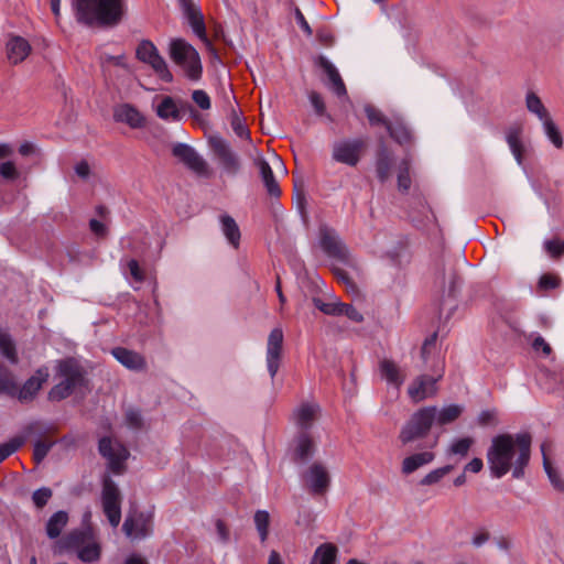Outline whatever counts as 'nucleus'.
I'll return each instance as SVG.
<instances>
[{
    "label": "nucleus",
    "mask_w": 564,
    "mask_h": 564,
    "mask_svg": "<svg viewBox=\"0 0 564 564\" xmlns=\"http://www.w3.org/2000/svg\"><path fill=\"white\" fill-rule=\"evenodd\" d=\"M75 173L82 180H87L90 176V166L86 161H80L75 165Z\"/></svg>",
    "instance_id": "62"
},
{
    "label": "nucleus",
    "mask_w": 564,
    "mask_h": 564,
    "mask_svg": "<svg viewBox=\"0 0 564 564\" xmlns=\"http://www.w3.org/2000/svg\"><path fill=\"white\" fill-rule=\"evenodd\" d=\"M19 447V443L11 442L0 445V463L13 454Z\"/></svg>",
    "instance_id": "61"
},
{
    "label": "nucleus",
    "mask_w": 564,
    "mask_h": 564,
    "mask_svg": "<svg viewBox=\"0 0 564 564\" xmlns=\"http://www.w3.org/2000/svg\"><path fill=\"white\" fill-rule=\"evenodd\" d=\"M437 338V333H433L430 337H427L421 348V357L424 362L427 361L431 349L435 347Z\"/></svg>",
    "instance_id": "58"
},
{
    "label": "nucleus",
    "mask_w": 564,
    "mask_h": 564,
    "mask_svg": "<svg viewBox=\"0 0 564 564\" xmlns=\"http://www.w3.org/2000/svg\"><path fill=\"white\" fill-rule=\"evenodd\" d=\"M473 443L474 441L471 437L459 438L451 445L449 453L465 457L468 454V451Z\"/></svg>",
    "instance_id": "47"
},
{
    "label": "nucleus",
    "mask_w": 564,
    "mask_h": 564,
    "mask_svg": "<svg viewBox=\"0 0 564 564\" xmlns=\"http://www.w3.org/2000/svg\"><path fill=\"white\" fill-rule=\"evenodd\" d=\"M126 267L134 282H137V283L143 282L144 274H143V271L141 270L137 260H134V259L127 260Z\"/></svg>",
    "instance_id": "54"
},
{
    "label": "nucleus",
    "mask_w": 564,
    "mask_h": 564,
    "mask_svg": "<svg viewBox=\"0 0 564 564\" xmlns=\"http://www.w3.org/2000/svg\"><path fill=\"white\" fill-rule=\"evenodd\" d=\"M254 524L261 542H264L269 535L270 516L264 510H258L254 513Z\"/></svg>",
    "instance_id": "40"
},
{
    "label": "nucleus",
    "mask_w": 564,
    "mask_h": 564,
    "mask_svg": "<svg viewBox=\"0 0 564 564\" xmlns=\"http://www.w3.org/2000/svg\"><path fill=\"white\" fill-rule=\"evenodd\" d=\"M111 355L128 370L143 371L147 369V361L144 357L134 350H130L124 347H116L111 350Z\"/></svg>",
    "instance_id": "21"
},
{
    "label": "nucleus",
    "mask_w": 564,
    "mask_h": 564,
    "mask_svg": "<svg viewBox=\"0 0 564 564\" xmlns=\"http://www.w3.org/2000/svg\"><path fill=\"white\" fill-rule=\"evenodd\" d=\"M53 443L47 441H37L34 445V459L40 463L42 462L45 456L47 455L48 451L51 449Z\"/></svg>",
    "instance_id": "55"
},
{
    "label": "nucleus",
    "mask_w": 564,
    "mask_h": 564,
    "mask_svg": "<svg viewBox=\"0 0 564 564\" xmlns=\"http://www.w3.org/2000/svg\"><path fill=\"white\" fill-rule=\"evenodd\" d=\"M525 107L529 112L535 115L540 121L547 119L550 116V112L543 105L541 98L533 91H529L525 96Z\"/></svg>",
    "instance_id": "37"
},
{
    "label": "nucleus",
    "mask_w": 564,
    "mask_h": 564,
    "mask_svg": "<svg viewBox=\"0 0 564 564\" xmlns=\"http://www.w3.org/2000/svg\"><path fill=\"white\" fill-rule=\"evenodd\" d=\"M338 556V547L333 543L319 544V564H335Z\"/></svg>",
    "instance_id": "42"
},
{
    "label": "nucleus",
    "mask_w": 564,
    "mask_h": 564,
    "mask_svg": "<svg viewBox=\"0 0 564 564\" xmlns=\"http://www.w3.org/2000/svg\"><path fill=\"white\" fill-rule=\"evenodd\" d=\"M295 20H296V23L300 25V28L307 35H312V29H311L310 24L307 23V21L305 20L303 13L299 9L295 10Z\"/></svg>",
    "instance_id": "64"
},
{
    "label": "nucleus",
    "mask_w": 564,
    "mask_h": 564,
    "mask_svg": "<svg viewBox=\"0 0 564 564\" xmlns=\"http://www.w3.org/2000/svg\"><path fill=\"white\" fill-rule=\"evenodd\" d=\"M113 118L118 122H123L132 129L142 128L145 123L144 116L133 106L122 104L115 108Z\"/></svg>",
    "instance_id": "22"
},
{
    "label": "nucleus",
    "mask_w": 564,
    "mask_h": 564,
    "mask_svg": "<svg viewBox=\"0 0 564 564\" xmlns=\"http://www.w3.org/2000/svg\"><path fill=\"white\" fill-rule=\"evenodd\" d=\"M99 453L107 460L108 469L111 473L120 475L126 470L129 452L119 441L102 437L99 441Z\"/></svg>",
    "instance_id": "8"
},
{
    "label": "nucleus",
    "mask_w": 564,
    "mask_h": 564,
    "mask_svg": "<svg viewBox=\"0 0 564 564\" xmlns=\"http://www.w3.org/2000/svg\"><path fill=\"white\" fill-rule=\"evenodd\" d=\"M319 69L323 70L325 78L324 85L339 99L347 98L346 85L336 68L327 58L319 55Z\"/></svg>",
    "instance_id": "15"
},
{
    "label": "nucleus",
    "mask_w": 564,
    "mask_h": 564,
    "mask_svg": "<svg viewBox=\"0 0 564 564\" xmlns=\"http://www.w3.org/2000/svg\"><path fill=\"white\" fill-rule=\"evenodd\" d=\"M254 165L257 166L263 185L270 196L278 197L281 193L280 186L273 175L272 166L261 155H257L254 159Z\"/></svg>",
    "instance_id": "23"
},
{
    "label": "nucleus",
    "mask_w": 564,
    "mask_h": 564,
    "mask_svg": "<svg viewBox=\"0 0 564 564\" xmlns=\"http://www.w3.org/2000/svg\"><path fill=\"white\" fill-rule=\"evenodd\" d=\"M546 446H547V443H542L541 445V452H542V455H543V467H544V470L552 484V486L561 491V492H564V480L562 479V477L560 476V474L557 473V470L555 468H553L550 459L547 458L546 456Z\"/></svg>",
    "instance_id": "36"
},
{
    "label": "nucleus",
    "mask_w": 564,
    "mask_h": 564,
    "mask_svg": "<svg viewBox=\"0 0 564 564\" xmlns=\"http://www.w3.org/2000/svg\"><path fill=\"white\" fill-rule=\"evenodd\" d=\"M76 18L85 24L115 25L126 14V0H73Z\"/></svg>",
    "instance_id": "3"
},
{
    "label": "nucleus",
    "mask_w": 564,
    "mask_h": 564,
    "mask_svg": "<svg viewBox=\"0 0 564 564\" xmlns=\"http://www.w3.org/2000/svg\"><path fill=\"white\" fill-rule=\"evenodd\" d=\"M330 485L328 471L319 465V497L323 496Z\"/></svg>",
    "instance_id": "60"
},
{
    "label": "nucleus",
    "mask_w": 564,
    "mask_h": 564,
    "mask_svg": "<svg viewBox=\"0 0 564 564\" xmlns=\"http://www.w3.org/2000/svg\"><path fill=\"white\" fill-rule=\"evenodd\" d=\"M365 113L371 126L382 124L387 128V126L391 122L379 109L371 105L365 106Z\"/></svg>",
    "instance_id": "46"
},
{
    "label": "nucleus",
    "mask_w": 564,
    "mask_h": 564,
    "mask_svg": "<svg viewBox=\"0 0 564 564\" xmlns=\"http://www.w3.org/2000/svg\"><path fill=\"white\" fill-rule=\"evenodd\" d=\"M561 279L555 274L545 273L539 279L538 286L540 290H553L558 288Z\"/></svg>",
    "instance_id": "49"
},
{
    "label": "nucleus",
    "mask_w": 564,
    "mask_h": 564,
    "mask_svg": "<svg viewBox=\"0 0 564 564\" xmlns=\"http://www.w3.org/2000/svg\"><path fill=\"white\" fill-rule=\"evenodd\" d=\"M169 51L172 61L182 67L188 78L197 80L200 77V59L191 44L184 40L175 39L170 42Z\"/></svg>",
    "instance_id": "7"
},
{
    "label": "nucleus",
    "mask_w": 564,
    "mask_h": 564,
    "mask_svg": "<svg viewBox=\"0 0 564 564\" xmlns=\"http://www.w3.org/2000/svg\"><path fill=\"white\" fill-rule=\"evenodd\" d=\"M153 514L150 511H132L122 525L126 535L132 540H140L152 532Z\"/></svg>",
    "instance_id": "12"
},
{
    "label": "nucleus",
    "mask_w": 564,
    "mask_h": 564,
    "mask_svg": "<svg viewBox=\"0 0 564 564\" xmlns=\"http://www.w3.org/2000/svg\"><path fill=\"white\" fill-rule=\"evenodd\" d=\"M0 176L6 180H17L19 171L12 161H7L0 164Z\"/></svg>",
    "instance_id": "53"
},
{
    "label": "nucleus",
    "mask_w": 564,
    "mask_h": 564,
    "mask_svg": "<svg viewBox=\"0 0 564 564\" xmlns=\"http://www.w3.org/2000/svg\"><path fill=\"white\" fill-rule=\"evenodd\" d=\"M393 163V154L384 144H381L377 151L376 156V174L381 183H384L387 180H389Z\"/></svg>",
    "instance_id": "25"
},
{
    "label": "nucleus",
    "mask_w": 564,
    "mask_h": 564,
    "mask_svg": "<svg viewBox=\"0 0 564 564\" xmlns=\"http://www.w3.org/2000/svg\"><path fill=\"white\" fill-rule=\"evenodd\" d=\"M544 132L553 145L557 149L563 147V138L560 129L551 117L542 121Z\"/></svg>",
    "instance_id": "39"
},
{
    "label": "nucleus",
    "mask_w": 564,
    "mask_h": 564,
    "mask_svg": "<svg viewBox=\"0 0 564 564\" xmlns=\"http://www.w3.org/2000/svg\"><path fill=\"white\" fill-rule=\"evenodd\" d=\"M390 137L400 145H410L413 142V134L410 128L401 120L395 119L387 126Z\"/></svg>",
    "instance_id": "28"
},
{
    "label": "nucleus",
    "mask_w": 564,
    "mask_h": 564,
    "mask_svg": "<svg viewBox=\"0 0 564 564\" xmlns=\"http://www.w3.org/2000/svg\"><path fill=\"white\" fill-rule=\"evenodd\" d=\"M156 115L163 120L178 121L181 112L172 97H164L156 107Z\"/></svg>",
    "instance_id": "34"
},
{
    "label": "nucleus",
    "mask_w": 564,
    "mask_h": 564,
    "mask_svg": "<svg viewBox=\"0 0 564 564\" xmlns=\"http://www.w3.org/2000/svg\"><path fill=\"white\" fill-rule=\"evenodd\" d=\"M435 455L432 452L415 453L405 457L402 462L401 470L404 475H410L434 460Z\"/></svg>",
    "instance_id": "30"
},
{
    "label": "nucleus",
    "mask_w": 564,
    "mask_h": 564,
    "mask_svg": "<svg viewBox=\"0 0 564 564\" xmlns=\"http://www.w3.org/2000/svg\"><path fill=\"white\" fill-rule=\"evenodd\" d=\"M531 444L532 436L528 432L502 433L492 437L487 449V464L491 476L501 478L511 471L513 478H522L530 462Z\"/></svg>",
    "instance_id": "1"
},
{
    "label": "nucleus",
    "mask_w": 564,
    "mask_h": 564,
    "mask_svg": "<svg viewBox=\"0 0 564 564\" xmlns=\"http://www.w3.org/2000/svg\"><path fill=\"white\" fill-rule=\"evenodd\" d=\"M344 303L334 302V303H321L319 302V312H323L327 315H341Z\"/></svg>",
    "instance_id": "57"
},
{
    "label": "nucleus",
    "mask_w": 564,
    "mask_h": 564,
    "mask_svg": "<svg viewBox=\"0 0 564 564\" xmlns=\"http://www.w3.org/2000/svg\"><path fill=\"white\" fill-rule=\"evenodd\" d=\"M137 57L148 64L154 73L164 82H172L173 76L165 59L160 55L156 46L151 41H142L137 47Z\"/></svg>",
    "instance_id": "9"
},
{
    "label": "nucleus",
    "mask_w": 564,
    "mask_h": 564,
    "mask_svg": "<svg viewBox=\"0 0 564 564\" xmlns=\"http://www.w3.org/2000/svg\"><path fill=\"white\" fill-rule=\"evenodd\" d=\"M52 497V490L47 487H42L35 490L32 495V501L36 508H43Z\"/></svg>",
    "instance_id": "48"
},
{
    "label": "nucleus",
    "mask_w": 564,
    "mask_h": 564,
    "mask_svg": "<svg viewBox=\"0 0 564 564\" xmlns=\"http://www.w3.org/2000/svg\"><path fill=\"white\" fill-rule=\"evenodd\" d=\"M365 147L361 139L343 141L334 145L333 156L336 161L355 166L360 159V152Z\"/></svg>",
    "instance_id": "18"
},
{
    "label": "nucleus",
    "mask_w": 564,
    "mask_h": 564,
    "mask_svg": "<svg viewBox=\"0 0 564 564\" xmlns=\"http://www.w3.org/2000/svg\"><path fill=\"white\" fill-rule=\"evenodd\" d=\"M231 128L235 133L241 139H249V130L243 123L242 119L234 111L231 116Z\"/></svg>",
    "instance_id": "51"
},
{
    "label": "nucleus",
    "mask_w": 564,
    "mask_h": 564,
    "mask_svg": "<svg viewBox=\"0 0 564 564\" xmlns=\"http://www.w3.org/2000/svg\"><path fill=\"white\" fill-rule=\"evenodd\" d=\"M7 57L10 63L19 64L31 53V45L21 36H12L7 42Z\"/></svg>",
    "instance_id": "24"
},
{
    "label": "nucleus",
    "mask_w": 564,
    "mask_h": 564,
    "mask_svg": "<svg viewBox=\"0 0 564 564\" xmlns=\"http://www.w3.org/2000/svg\"><path fill=\"white\" fill-rule=\"evenodd\" d=\"M409 169V161L404 159L399 166L398 173V187L401 192H408L411 187Z\"/></svg>",
    "instance_id": "45"
},
{
    "label": "nucleus",
    "mask_w": 564,
    "mask_h": 564,
    "mask_svg": "<svg viewBox=\"0 0 564 564\" xmlns=\"http://www.w3.org/2000/svg\"><path fill=\"white\" fill-rule=\"evenodd\" d=\"M102 509L104 512L112 527H117L121 520V496L116 484L106 477L102 487Z\"/></svg>",
    "instance_id": "11"
},
{
    "label": "nucleus",
    "mask_w": 564,
    "mask_h": 564,
    "mask_svg": "<svg viewBox=\"0 0 564 564\" xmlns=\"http://www.w3.org/2000/svg\"><path fill=\"white\" fill-rule=\"evenodd\" d=\"M443 371L436 376L421 375L413 380L408 388V394L414 402L423 401L424 399L435 394L436 382L442 378Z\"/></svg>",
    "instance_id": "16"
},
{
    "label": "nucleus",
    "mask_w": 564,
    "mask_h": 564,
    "mask_svg": "<svg viewBox=\"0 0 564 564\" xmlns=\"http://www.w3.org/2000/svg\"><path fill=\"white\" fill-rule=\"evenodd\" d=\"M58 371L62 381L54 386L48 393V398L53 401H59L67 398L72 393L73 389L83 380L79 370L69 362H61Z\"/></svg>",
    "instance_id": "10"
},
{
    "label": "nucleus",
    "mask_w": 564,
    "mask_h": 564,
    "mask_svg": "<svg viewBox=\"0 0 564 564\" xmlns=\"http://www.w3.org/2000/svg\"><path fill=\"white\" fill-rule=\"evenodd\" d=\"M294 204L302 219L306 221L308 217V200L305 180L297 177L294 181Z\"/></svg>",
    "instance_id": "31"
},
{
    "label": "nucleus",
    "mask_w": 564,
    "mask_h": 564,
    "mask_svg": "<svg viewBox=\"0 0 564 564\" xmlns=\"http://www.w3.org/2000/svg\"><path fill=\"white\" fill-rule=\"evenodd\" d=\"M522 127L511 126L506 134L507 143L519 164L522 163L523 145L521 142Z\"/></svg>",
    "instance_id": "32"
},
{
    "label": "nucleus",
    "mask_w": 564,
    "mask_h": 564,
    "mask_svg": "<svg viewBox=\"0 0 564 564\" xmlns=\"http://www.w3.org/2000/svg\"><path fill=\"white\" fill-rule=\"evenodd\" d=\"M182 8L195 34L205 39V26L199 9L192 2L183 1Z\"/></svg>",
    "instance_id": "29"
},
{
    "label": "nucleus",
    "mask_w": 564,
    "mask_h": 564,
    "mask_svg": "<svg viewBox=\"0 0 564 564\" xmlns=\"http://www.w3.org/2000/svg\"><path fill=\"white\" fill-rule=\"evenodd\" d=\"M192 99L202 110H208L212 107L210 98L205 90H194L192 93Z\"/></svg>",
    "instance_id": "52"
},
{
    "label": "nucleus",
    "mask_w": 564,
    "mask_h": 564,
    "mask_svg": "<svg viewBox=\"0 0 564 564\" xmlns=\"http://www.w3.org/2000/svg\"><path fill=\"white\" fill-rule=\"evenodd\" d=\"M316 434H296L293 441V460L304 486L317 492Z\"/></svg>",
    "instance_id": "4"
},
{
    "label": "nucleus",
    "mask_w": 564,
    "mask_h": 564,
    "mask_svg": "<svg viewBox=\"0 0 564 564\" xmlns=\"http://www.w3.org/2000/svg\"><path fill=\"white\" fill-rule=\"evenodd\" d=\"M380 372L382 378L397 388L401 387L404 382V376L401 373L398 365L392 360H382L380 362Z\"/></svg>",
    "instance_id": "33"
},
{
    "label": "nucleus",
    "mask_w": 564,
    "mask_h": 564,
    "mask_svg": "<svg viewBox=\"0 0 564 564\" xmlns=\"http://www.w3.org/2000/svg\"><path fill=\"white\" fill-rule=\"evenodd\" d=\"M440 278L442 280V284L445 285L448 282V292L449 294H454L456 291V283L458 281V274L454 268L449 269L448 275L445 272V268L442 269L440 273Z\"/></svg>",
    "instance_id": "50"
},
{
    "label": "nucleus",
    "mask_w": 564,
    "mask_h": 564,
    "mask_svg": "<svg viewBox=\"0 0 564 564\" xmlns=\"http://www.w3.org/2000/svg\"><path fill=\"white\" fill-rule=\"evenodd\" d=\"M316 406L313 403H301L293 411L292 420L296 429V434H316Z\"/></svg>",
    "instance_id": "14"
},
{
    "label": "nucleus",
    "mask_w": 564,
    "mask_h": 564,
    "mask_svg": "<svg viewBox=\"0 0 564 564\" xmlns=\"http://www.w3.org/2000/svg\"><path fill=\"white\" fill-rule=\"evenodd\" d=\"M464 408L458 404H449L441 410L437 409L435 422L438 425L449 424L460 416Z\"/></svg>",
    "instance_id": "38"
},
{
    "label": "nucleus",
    "mask_w": 564,
    "mask_h": 564,
    "mask_svg": "<svg viewBox=\"0 0 564 564\" xmlns=\"http://www.w3.org/2000/svg\"><path fill=\"white\" fill-rule=\"evenodd\" d=\"M219 225L220 230L225 236L226 240L228 241V243L231 245L234 248H238L241 234L236 220L231 216L224 214L220 215L219 217Z\"/></svg>",
    "instance_id": "26"
},
{
    "label": "nucleus",
    "mask_w": 564,
    "mask_h": 564,
    "mask_svg": "<svg viewBox=\"0 0 564 564\" xmlns=\"http://www.w3.org/2000/svg\"><path fill=\"white\" fill-rule=\"evenodd\" d=\"M48 376V370L46 368H40L20 389L17 388V392L13 397H17L21 402L32 401L42 388L43 383L47 381Z\"/></svg>",
    "instance_id": "19"
},
{
    "label": "nucleus",
    "mask_w": 564,
    "mask_h": 564,
    "mask_svg": "<svg viewBox=\"0 0 564 564\" xmlns=\"http://www.w3.org/2000/svg\"><path fill=\"white\" fill-rule=\"evenodd\" d=\"M543 247L552 259H558L564 256V239L554 237L552 239L545 240Z\"/></svg>",
    "instance_id": "43"
},
{
    "label": "nucleus",
    "mask_w": 564,
    "mask_h": 564,
    "mask_svg": "<svg viewBox=\"0 0 564 564\" xmlns=\"http://www.w3.org/2000/svg\"><path fill=\"white\" fill-rule=\"evenodd\" d=\"M436 413V406H424L415 411L400 431L401 443L405 445L425 437L435 422Z\"/></svg>",
    "instance_id": "6"
},
{
    "label": "nucleus",
    "mask_w": 564,
    "mask_h": 564,
    "mask_svg": "<svg viewBox=\"0 0 564 564\" xmlns=\"http://www.w3.org/2000/svg\"><path fill=\"white\" fill-rule=\"evenodd\" d=\"M283 339L284 335L281 327H274L268 336L265 361L271 378H274L280 367L283 351Z\"/></svg>",
    "instance_id": "13"
},
{
    "label": "nucleus",
    "mask_w": 564,
    "mask_h": 564,
    "mask_svg": "<svg viewBox=\"0 0 564 564\" xmlns=\"http://www.w3.org/2000/svg\"><path fill=\"white\" fill-rule=\"evenodd\" d=\"M172 153L194 172L202 175L207 174L206 162L191 145L186 143H175L172 148Z\"/></svg>",
    "instance_id": "17"
},
{
    "label": "nucleus",
    "mask_w": 564,
    "mask_h": 564,
    "mask_svg": "<svg viewBox=\"0 0 564 564\" xmlns=\"http://www.w3.org/2000/svg\"><path fill=\"white\" fill-rule=\"evenodd\" d=\"M453 470L452 465H446L440 468H436L429 474H426L420 481L422 486H431L437 484L444 476L449 474Z\"/></svg>",
    "instance_id": "44"
},
{
    "label": "nucleus",
    "mask_w": 564,
    "mask_h": 564,
    "mask_svg": "<svg viewBox=\"0 0 564 564\" xmlns=\"http://www.w3.org/2000/svg\"><path fill=\"white\" fill-rule=\"evenodd\" d=\"M341 315L347 316L349 319L356 323H360L364 321L362 314L350 304H344Z\"/></svg>",
    "instance_id": "59"
},
{
    "label": "nucleus",
    "mask_w": 564,
    "mask_h": 564,
    "mask_svg": "<svg viewBox=\"0 0 564 564\" xmlns=\"http://www.w3.org/2000/svg\"><path fill=\"white\" fill-rule=\"evenodd\" d=\"M210 147L226 171L236 173L239 170L238 158L231 151L226 140L220 137H214L210 139Z\"/></svg>",
    "instance_id": "20"
},
{
    "label": "nucleus",
    "mask_w": 564,
    "mask_h": 564,
    "mask_svg": "<svg viewBox=\"0 0 564 564\" xmlns=\"http://www.w3.org/2000/svg\"><path fill=\"white\" fill-rule=\"evenodd\" d=\"M89 227L96 236L104 237L107 234L106 225L97 219H91Z\"/></svg>",
    "instance_id": "63"
},
{
    "label": "nucleus",
    "mask_w": 564,
    "mask_h": 564,
    "mask_svg": "<svg viewBox=\"0 0 564 564\" xmlns=\"http://www.w3.org/2000/svg\"><path fill=\"white\" fill-rule=\"evenodd\" d=\"M0 392L9 395H14L17 392V384L12 373L0 365Z\"/></svg>",
    "instance_id": "41"
},
{
    "label": "nucleus",
    "mask_w": 564,
    "mask_h": 564,
    "mask_svg": "<svg viewBox=\"0 0 564 564\" xmlns=\"http://www.w3.org/2000/svg\"><path fill=\"white\" fill-rule=\"evenodd\" d=\"M319 248L330 260V269L336 279L347 288L355 290V283L348 273L337 264H343L359 274L360 263L351 256L345 242L333 228L319 225Z\"/></svg>",
    "instance_id": "2"
},
{
    "label": "nucleus",
    "mask_w": 564,
    "mask_h": 564,
    "mask_svg": "<svg viewBox=\"0 0 564 564\" xmlns=\"http://www.w3.org/2000/svg\"><path fill=\"white\" fill-rule=\"evenodd\" d=\"M0 357L11 365L19 362L17 345L7 329L0 328Z\"/></svg>",
    "instance_id": "27"
},
{
    "label": "nucleus",
    "mask_w": 564,
    "mask_h": 564,
    "mask_svg": "<svg viewBox=\"0 0 564 564\" xmlns=\"http://www.w3.org/2000/svg\"><path fill=\"white\" fill-rule=\"evenodd\" d=\"M68 522L65 511H57L46 522V534L50 539H56Z\"/></svg>",
    "instance_id": "35"
},
{
    "label": "nucleus",
    "mask_w": 564,
    "mask_h": 564,
    "mask_svg": "<svg viewBox=\"0 0 564 564\" xmlns=\"http://www.w3.org/2000/svg\"><path fill=\"white\" fill-rule=\"evenodd\" d=\"M477 421L481 426L496 425L497 413L495 410H484L479 413Z\"/></svg>",
    "instance_id": "56"
},
{
    "label": "nucleus",
    "mask_w": 564,
    "mask_h": 564,
    "mask_svg": "<svg viewBox=\"0 0 564 564\" xmlns=\"http://www.w3.org/2000/svg\"><path fill=\"white\" fill-rule=\"evenodd\" d=\"M64 547H74L77 557L84 563L98 562L101 556V546L90 532L74 531L54 547L55 554H62Z\"/></svg>",
    "instance_id": "5"
}]
</instances>
